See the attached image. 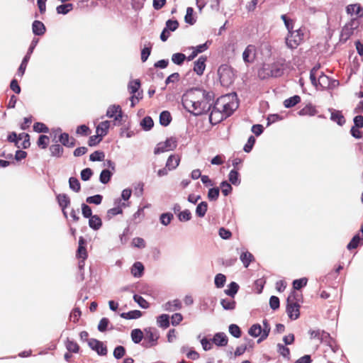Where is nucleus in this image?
<instances>
[{"mask_svg": "<svg viewBox=\"0 0 363 363\" xmlns=\"http://www.w3.org/2000/svg\"><path fill=\"white\" fill-rule=\"evenodd\" d=\"M187 101H182V105L184 109H186V111L190 113L191 115L194 116H199L201 115H205L209 112V111L211 108L212 104L207 105V103H205L203 100L201 101H192L190 100V102L191 103V106L193 108V111L189 110L186 106V102Z\"/></svg>", "mask_w": 363, "mask_h": 363, "instance_id": "obj_1", "label": "nucleus"}, {"mask_svg": "<svg viewBox=\"0 0 363 363\" xmlns=\"http://www.w3.org/2000/svg\"><path fill=\"white\" fill-rule=\"evenodd\" d=\"M144 340L141 342V345L144 348H150L158 344L160 333L157 328L147 327L144 329Z\"/></svg>", "mask_w": 363, "mask_h": 363, "instance_id": "obj_2", "label": "nucleus"}, {"mask_svg": "<svg viewBox=\"0 0 363 363\" xmlns=\"http://www.w3.org/2000/svg\"><path fill=\"white\" fill-rule=\"evenodd\" d=\"M233 94L235 96L236 101L226 103L223 106V110L221 111L222 116L220 118H215L214 123H219L227 118L231 116L235 111H236L239 107V99L237 94L235 92Z\"/></svg>", "mask_w": 363, "mask_h": 363, "instance_id": "obj_3", "label": "nucleus"}, {"mask_svg": "<svg viewBox=\"0 0 363 363\" xmlns=\"http://www.w3.org/2000/svg\"><path fill=\"white\" fill-rule=\"evenodd\" d=\"M303 38V33L301 28L291 30L288 33L285 41L287 48L294 50L296 49L301 43Z\"/></svg>", "mask_w": 363, "mask_h": 363, "instance_id": "obj_4", "label": "nucleus"}, {"mask_svg": "<svg viewBox=\"0 0 363 363\" xmlns=\"http://www.w3.org/2000/svg\"><path fill=\"white\" fill-rule=\"evenodd\" d=\"M359 25V22L357 18H352L350 22L346 23L341 30L340 42L342 43H346L351 35H352L354 30L357 29Z\"/></svg>", "mask_w": 363, "mask_h": 363, "instance_id": "obj_5", "label": "nucleus"}, {"mask_svg": "<svg viewBox=\"0 0 363 363\" xmlns=\"http://www.w3.org/2000/svg\"><path fill=\"white\" fill-rule=\"evenodd\" d=\"M178 145L177 138L175 137L167 138L164 142H160L157 144L154 149V154L159 155L160 153L174 150L177 148Z\"/></svg>", "mask_w": 363, "mask_h": 363, "instance_id": "obj_6", "label": "nucleus"}, {"mask_svg": "<svg viewBox=\"0 0 363 363\" xmlns=\"http://www.w3.org/2000/svg\"><path fill=\"white\" fill-rule=\"evenodd\" d=\"M195 91H200L202 92L203 95V100L205 101V103H207V105L210 104L211 101H213L214 100V94L212 91H207L205 89L201 88V87H193L187 89L184 94H183L182 96V100L184 101H188L187 97L191 94H194Z\"/></svg>", "mask_w": 363, "mask_h": 363, "instance_id": "obj_7", "label": "nucleus"}, {"mask_svg": "<svg viewBox=\"0 0 363 363\" xmlns=\"http://www.w3.org/2000/svg\"><path fill=\"white\" fill-rule=\"evenodd\" d=\"M106 116L108 118H113L114 125H121V121L123 117V113L121 109V107L119 105H111L108 106Z\"/></svg>", "mask_w": 363, "mask_h": 363, "instance_id": "obj_8", "label": "nucleus"}, {"mask_svg": "<svg viewBox=\"0 0 363 363\" xmlns=\"http://www.w3.org/2000/svg\"><path fill=\"white\" fill-rule=\"evenodd\" d=\"M88 345L90 349L97 353L99 356H106L108 353L106 345L102 342L95 338H89Z\"/></svg>", "mask_w": 363, "mask_h": 363, "instance_id": "obj_9", "label": "nucleus"}, {"mask_svg": "<svg viewBox=\"0 0 363 363\" xmlns=\"http://www.w3.org/2000/svg\"><path fill=\"white\" fill-rule=\"evenodd\" d=\"M301 306L297 302L286 301V312L291 320H297L300 317Z\"/></svg>", "mask_w": 363, "mask_h": 363, "instance_id": "obj_10", "label": "nucleus"}, {"mask_svg": "<svg viewBox=\"0 0 363 363\" xmlns=\"http://www.w3.org/2000/svg\"><path fill=\"white\" fill-rule=\"evenodd\" d=\"M211 342L219 347H225L228 343V337L223 332L216 333L211 338Z\"/></svg>", "mask_w": 363, "mask_h": 363, "instance_id": "obj_11", "label": "nucleus"}, {"mask_svg": "<svg viewBox=\"0 0 363 363\" xmlns=\"http://www.w3.org/2000/svg\"><path fill=\"white\" fill-rule=\"evenodd\" d=\"M217 298L213 296H208L201 299L199 308L201 311H206L208 309L213 311L216 305Z\"/></svg>", "mask_w": 363, "mask_h": 363, "instance_id": "obj_12", "label": "nucleus"}, {"mask_svg": "<svg viewBox=\"0 0 363 363\" xmlns=\"http://www.w3.org/2000/svg\"><path fill=\"white\" fill-rule=\"evenodd\" d=\"M207 57L201 55L194 62V72L199 76H201L206 69Z\"/></svg>", "mask_w": 363, "mask_h": 363, "instance_id": "obj_13", "label": "nucleus"}, {"mask_svg": "<svg viewBox=\"0 0 363 363\" xmlns=\"http://www.w3.org/2000/svg\"><path fill=\"white\" fill-rule=\"evenodd\" d=\"M328 110L330 112V119L332 121L336 123L340 126H342L345 123V116L340 111L333 108H329Z\"/></svg>", "mask_w": 363, "mask_h": 363, "instance_id": "obj_14", "label": "nucleus"}, {"mask_svg": "<svg viewBox=\"0 0 363 363\" xmlns=\"http://www.w3.org/2000/svg\"><path fill=\"white\" fill-rule=\"evenodd\" d=\"M269 66V69L270 72V75L272 77L277 78L280 77L284 74L283 65H279L278 63L274 62L272 64H267Z\"/></svg>", "mask_w": 363, "mask_h": 363, "instance_id": "obj_15", "label": "nucleus"}, {"mask_svg": "<svg viewBox=\"0 0 363 363\" xmlns=\"http://www.w3.org/2000/svg\"><path fill=\"white\" fill-rule=\"evenodd\" d=\"M32 32L35 36H42L46 32V27L42 21L35 20L32 23Z\"/></svg>", "mask_w": 363, "mask_h": 363, "instance_id": "obj_16", "label": "nucleus"}, {"mask_svg": "<svg viewBox=\"0 0 363 363\" xmlns=\"http://www.w3.org/2000/svg\"><path fill=\"white\" fill-rule=\"evenodd\" d=\"M145 267L140 262H135L130 268V273L135 278H140L143 276Z\"/></svg>", "mask_w": 363, "mask_h": 363, "instance_id": "obj_17", "label": "nucleus"}, {"mask_svg": "<svg viewBox=\"0 0 363 363\" xmlns=\"http://www.w3.org/2000/svg\"><path fill=\"white\" fill-rule=\"evenodd\" d=\"M180 157L178 155L172 154L169 156L166 162L165 166L169 170L175 169L179 164Z\"/></svg>", "mask_w": 363, "mask_h": 363, "instance_id": "obj_18", "label": "nucleus"}, {"mask_svg": "<svg viewBox=\"0 0 363 363\" xmlns=\"http://www.w3.org/2000/svg\"><path fill=\"white\" fill-rule=\"evenodd\" d=\"M363 245V238L359 233L355 234L347 245V249L352 250Z\"/></svg>", "mask_w": 363, "mask_h": 363, "instance_id": "obj_19", "label": "nucleus"}, {"mask_svg": "<svg viewBox=\"0 0 363 363\" xmlns=\"http://www.w3.org/2000/svg\"><path fill=\"white\" fill-rule=\"evenodd\" d=\"M55 142L56 143L55 144H52L49 147L50 156L56 158H60L63 155L64 148L62 145L57 143V141Z\"/></svg>", "mask_w": 363, "mask_h": 363, "instance_id": "obj_20", "label": "nucleus"}, {"mask_svg": "<svg viewBox=\"0 0 363 363\" xmlns=\"http://www.w3.org/2000/svg\"><path fill=\"white\" fill-rule=\"evenodd\" d=\"M348 14H355L357 17L363 16V7L359 4H350L346 7Z\"/></svg>", "mask_w": 363, "mask_h": 363, "instance_id": "obj_21", "label": "nucleus"}, {"mask_svg": "<svg viewBox=\"0 0 363 363\" xmlns=\"http://www.w3.org/2000/svg\"><path fill=\"white\" fill-rule=\"evenodd\" d=\"M113 203L115 205V207L108 209L107 211V217H108L109 218L118 214H121L123 213V209L121 208V199H116L114 200Z\"/></svg>", "mask_w": 363, "mask_h": 363, "instance_id": "obj_22", "label": "nucleus"}, {"mask_svg": "<svg viewBox=\"0 0 363 363\" xmlns=\"http://www.w3.org/2000/svg\"><path fill=\"white\" fill-rule=\"evenodd\" d=\"M56 200L62 210L67 208L71 203L70 198L67 194H59L56 196Z\"/></svg>", "mask_w": 363, "mask_h": 363, "instance_id": "obj_23", "label": "nucleus"}, {"mask_svg": "<svg viewBox=\"0 0 363 363\" xmlns=\"http://www.w3.org/2000/svg\"><path fill=\"white\" fill-rule=\"evenodd\" d=\"M172 121V117L169 111H162L159 116L160 124L163 127L168 126Z\"/></svg>", "mask_w": 363, "mask_h": 363, "instance_id": "obj_24", "label": "nucleus"}, {"mask_svg": "<svg viewBox=\"0 0 363 363\" xmlns=\"http://www.w3.org/2000/svg\"><path fill=\"white\" fill-rule=\"evenodd\" d=\"M228 182L236 186L240 184V175L238 169H233L230 171L228 174Z\"/></svg>", "mask_w": 363, "mask_h": 363, "instance_id": "obj_25", "label": "nucleus"}, {"mask_svg": "<svg viewBox=\"0 0 363 363\" xmlns=\"http://www.w3.org/2000/svg\"><path fill=\"white\" fill-rule=\"evenodd\" d=\"M315 106L312 104L309 103L300 111H298V114L301 116H313L317 113Z\"/></svg>", "mask_w": 363, "mask_h": 363, "instance_id": "obj_26", "label": "nucleus"}, {"mask_svg": "<svg viewBox=\"0 0 363 363\" xmlns=\"http://www.w3.org/2000/svg\"><path fill=\"white\" fill-rule=\"evenodd\" d=\"M169 319L170 317L168 314H161L157 317V325L162 329H167L170 325Z\"/></svg>", "mask_w": 363, "mask_h": 363, "instance_id": "obj_27", "label": "nucleus"}, {"mask_svg": "<svg viewBox=\"0 0 363 363\" xmlns=\"http://www.w3.org/2000/svg\"><path fill=\"white\" fill-rule=\"evenodd\" d=\"M182 307V303L179 299L169 301L163 305V309L166 311H173L174 310H180Z\"/></svg>", "mask_w": 363, "mask_h": 363, "instance_id": "obj_28", "label": "nucleus"}, {"mask_svg": "<svg viewBox=\"0 0 363 363\" xmlns=\"http://www.w3.org/2000/svg\"><path fill=\"white\" fill-rule=\"evenodd\" d=\"M143 315V312L139 310H132L128 312L120 313L122 318L126 320H135L140 318Z\"/></svg>", "mask_w": 363, "mask_h": 363, "instance_id": "obj_29", "label": "nucleus"}, {"mask_svg": "<svg viewBox=\"0 0 363 363\" xmlns=\"http://www.w3.org/2000/svg\"><path fill=\"white\" fill-rule=\"evenodd\" d=\"M65 346L67 350L72 353H79L80 350V347L77 344L76 341L74 340H71L69 337H67L65 341Z\"/></svg>", "mask_w": 363, "mask_h": 363, "instance_id": "obj_30", "label": "nucleus"}, {"mask_svg": "<svg viewBox=\"0 0 363 363\" xmlns=\"http://www.w3.org/2000/svg\"><path fill=\"white\" fill-rule=\"evenodd\" d=\"M102 225V220L98 215H94L89 218V226L94 230H99Z\"/></svg>", "mask_w": 363, "mask_h": 363, "instance_id": "obj_31", "label": "nucleus"}, {"mask_svg": "<svg viewBox=\"0 0 363 363\" xmlns=\"http://www.w3.org/2000/svg\"><path fill=\"white\" fill-rule=\"evenodd\" d=\"M240 286L235 281H231L228 285V289L224 290V293L232 298H234L235 296L238 292Z\"/></svg>", "mask_w": 363, "mask_h": 363, "instance_id": "obj_32", "label": "nucleus"}, {"mask_svg": "<svg viewBox=\"0 0 363 363\" xmlns=\"http://www.w3.org/2000/svg\"><path fill=\"white\" fill-rule=\"evenodd\" d=\"M110 128V121H104L101 122L97 126H96V133L100 134L101 137L106 136L108 133Z\"/></svg>", "mask_w": 363, "mask_h": 363, "instance_id": "obj_33", "label": "nucleus"}, {"mask_svg": "<svg viewBox=\"0 0 363 363\" xmlns=\"http://www.w3.org/2000/svg\"><path fill=\"white\" fill-rule=\"evenodd\" d=\"M130 337L133 343L140 344L144 339V334L141 329L135 328L132 330Z\"/></svg>", "mask_w": 363, "mask_h": 363, "instance_id": "obj_34", "label": "nucleus"}, {"mask_svg": "<svg viewBox=\"0 0 363 363\" xmlns=\"http://www.w3.org/2000/svg\"><path fill=\"white\" fill-rule=\"evenodd\" d=\"M114 173L115 172H111L108 169H104L100 173L99 182L103 184H108L111 181Z\"/></svg>", "mask_w": 363, "mask_h": 363, "instance_id": "obj_35", "label": "nucleus"}, {"mask_svg": "<svg viewBox=\"0 0 363 363\" xmlns=\"http://www.w3.org/2000/svg\"><path fill=\"white\" fill-rule=\"evenodd\" d=\"M140 86H141L140 80L138 79H133V80H131L129 82V83L128 84V89L129 93L131 95H135V94L137 92H138V91L140 90Z\"/></svg>", "mask_w": 363, "mask_h": 363, "instance_id": "obj_36", "label": "nucleus"}, {"mask_svg": "<svg viewBox=\"0 0 363 363\" xmlns=\"http://www.w3.org/2000/svg\"><path fill=\"white\" fill-rule=\"evenodd\" d=\"M263 323V328H262V333L261 336L257 340V343H260L263 340H266L267 337L269 335L271 327L267 319H264L262 321Z\"/></svg>", "mask_w": 363, "mask_h": 363, "instance_id": "obj_37", "label": "nucleus"}, {"mask_svg": "<svg viewBox=\"0 0 363 363\" xmlns=\"http://www.w3.org/2000/svg\"><path fill=\"white\" fill-rule=\"evenodd\" d=\"M140 125L144 131H149L153 128L154 121L150 116H146L141 120Z\"/></svg>", "mask_w": 363, "mask_h": 363, "instance_id": "obj_38", "label": "nucleus"}, {"mask_svg": "<svg viewBox=\"0 0 363 363\" xmlns=\"http://www.w3.org/2000/svg\"><path fill=\"white\" fill-rule=\"evenodd\" d=\"M208 204L206 201H201L197 204L196 215L199 218H203L207 212Z\"/></svg>", "mask_w": 363, "mask_h": 363, "instance_id": "obj_39", "label": "nucleus"}, {"mask_svg": "<svg viewBox=\"0 0 363 363\" xmlns=\"http://www.w3.org/2000/svg\"><path fill=\"white\" fill-rule=\"evenodd\" d=\"M220 305L225 311H233L235 308L236 302L234 298H222L220 300Z\"/></svg>", "mask_w": 363, "mask_h": 363, "instance_id": "obj_40", "label": "nucleus"}, {"mask_svg": "<svg viewBox=\"0 0 363 363\" xmlns=\"http://www.w3.org/2000/svg\"><path fill=\"white\" fill-rule=\"evenodd\" d=\"M320 341L321 343H325L328 347H332L333 344H335V340L331 337L329 333L325 330H321Z\"/></svg>", "mask_w": 363, "mask_h": 363, "instance_id": "obj_41", "label": "nucleus"}, {"mask_svg": "<svg viewBox=\"0 0 363 363\" xmlns=\"http://www.w3.org/2000/svg\"><path fill=\"white\" fill-rule=\"evenodd\" d=\"M301 99L300 96L294 95L293 96H291L284 100V106L286 108H290L295 106L298 104H299L301 102Z\"/></svg>", "mask_w": 363, "mask_h": 363, "instance_id": "obj_42", "label": "nucleus"}, {"mask_svg": "<svg viewBox=\"0 0 363 363\" xmlns=\"http://www.w3.org/2000/svg\"><path fill=\"white\" fill-rule=\"evenodd\" d=\"M110 324V320L108 318L104 317L102 318L97 326V329L101 333H105L108 330V325ZM114 328L113 325H111L109 330H113Z\"/></svg>", "mask_w": 363, "mask_h": 363, "instance_id": "obj_43", "label": "nucleus"}, {"mask_svg": "<svg viewBox=\"0 0 363 363\" xmlns=\"http://www.w3.org/2000/svg\"><path fill=\"white\" fill-rule=\"evenodd\" d=\"M330 78V77L322 72L318 79V88L320 87L322 90L328 89L329 87Z\"/></svg>", "mask_w": 363, "mask_h": 363, "instance_id": "obj_44", "label": "nucleus"}, {"mask_svg": "<svg viewBox=\"0 0 363 363\" xmlns=\"http://www.w3.org/2000/svg\"><path fill=\"white\" fill-rule=\"evenodd\" d=\"M73 8L74 5L71 3L62 4L56 7V11L58 14L67 15Z\"/></svg>", "mask_w": 363, "mask_h": 363, "instance_id": "obj_45", "label": "nucleus"}, {"mask_svg": "<svg viewBox=\"0 0 363 363\" xmlns=\"http://www.w3.org/2000/svg\"><path fill=\"white\" fill-rule=\"evenodd\" d=\"M254 50V46L249 45L246 47L242 52V59L245 63H250L254 61L255 57H250L252 52Z\"/></svg>", "mask_w": 363, "mask_h": 363, "instance_id": "obj_46", "label": "nucleus"}, {"mask_svg": "<svg viewBox=\"0 0 363 363\" xmlns=\"http://www.w3.org/2000/svg\"><path fill=\"white\" fill-rule=\"evenodd\" d=\"M262 328L260 324L255 323L248 330V333L253 337H260L262 333Z\"/></svg>", "mask_w": 363, "mask_h": 363, "instance_id": "obj_47", "label": "nucleus"}, {"mask_svg": "<svg viewBox=\"0 0 363 363\" xmlns=\"http://www.w3.org/2000/svg\"><path fill=\"white\" fill-rule=\"evenodd\" d=\"M240 259L245 267H248L250 264L254 261L255 258L252 254L248 251L244 252L240 255Z\"/></svg>", "mask_w": 363, "mask_h": 363, "instance_id": "obj_48", "label": "nucleus"}, {"mask_svg": "<svg viewBox=\"0 0 363 363\" xmlns=\"http://www.w3.org/2000/svg\"><path fill=\"white\" fill-rule=\"evenodd\" d=\"M69 187L73 191L77 193L81 190V184L77 177H71L68 180Z\"/></svg>", "mask_w": 363, "mask_h": 363, "instance_id": "obj_49", "label": "nucleus"}, {"mask_svg": "<svg viewBox=\"0 0 363 363\" xmlns=\"http://www.w3.org/2000/svg\"><path fill=\"white\" fill-rule=\"evenodd\" d=\"M174 218V215L171 212L162 213L160 216V222L162 225L167 226L172 222Z\"/></svg>", "mask_w": 363, "mask_h": 363, "instance_id": "obj_50", "label": "nucleus"}, {"mask_svg": "<svg viewBox=\"0 0 363 363\" xmlns=\"http://www.w3.org/2000/svg\"><path fill=\"white\" fill-rule=\"evenodd\" d=\"M308 279L302 277L300 279H294L292 282V287L294 290H301L307 285Z\"/></svg>", "mask_w": 363, "mask_h": 363, "instance_id": "obj_51", "label": "nucleus"}, {"mask_svg": "<svg viewBox=\"0 0 363 363\" xmlns=\"http://www.w3.org/2000/svg\"><path fill=\"white\" fill-rule=\"evenodd\" d=\"M277 352L284 358L286 359L287 360H290V350L286 345L278 343Z\"/></svg>", "mask_w": 363, "mask_h": 363, "instance_id": "obj_52", "label": "nucleus"}, {"mask_svg": "<svg viewBox=\"0 0 363 363\" xmlns=\"http://www.w3.org/2000/svg\"><path fill=\"white\" fill-rule=\"evenodd\" d=\"M186 56L182 52H176L172 56V61L174 64L181 66L184 64Z\"/></svg>", "mask_w": 363, "mask_h": 363, "instance_id": "obj_53", "label": "nucleus"}, {"mask_svg": "<svg viewBox=\"0 0 363 363\" xmlns=\"http://www.w3.org/2000/svg\"><path fill=\"white\" fill-rule=\"evenodd\" d=\"M133 298L141 308L147 309L150 307V303L142 296L134 294Z\"/></svg>", "mask_w": 363, "mask_h": 363, "instance_id": "obj_54", "label": "nucleus"}, {"mask_svg": "<svg viewBox=\"0 0 363 363\" xmlns=\"http://www.w3.org/2000/svg\"><path fill=\"white\" fill-rule=\"evenodd\" d=\"M33 131L38 133H48L50 131L49 128L42 122H35L33 126Z\"/></svg>", "mask_w": 363, "mask_h": 363, "instance_id": "obj_55", "label": "nucleus"}, {"mask_svg": "<svg viewBox=\"0 0 363 363\" xmlns=\"http://www.w3.org/2000/svg\"><path fill=\"white\" fill-rule=\"evenodd\" d=\"M228 331L230 334L235 338H240L242 336V330L237 324H230L228 326Z\"/></svg>", "mask_w": 363, "mask_h": 363, "instance_id": "obj_56", "label": "nucleus"}, {"mask_svg": "<svg viewBox=\"0 0 363 363\" xmlns=\"http://www.w3.org/2000/svg\"><path fill=\"white\" fill-rule=\"evenodd\" d=\"M231 185L232 184L226 180H223L220 182V187L221 189L222 194L225 196H228L229 194L232 193L233 187Z\"/></svg>", "mask_w": 363, "mask_h": 363, "instance_id": "obj_57", "label": "nucleus"}, {"mask_svg": "<svg viewBox=\"0 0 363 363\" xmlns=\"http://www.w3.org/2000/svg\"><path fill=\"white\" fill-rule=\"evenodd\" d=\"M220 195V188L219 187H212L208 189L207 197L210 201H216Z\"/></svg>", "mask_w": 363, "mask_h": 363, "instance_id": "obj_58", "label": "nucleus"}, {"mask_svg": "<svg viewBox=\"0 0 363 363\" xmlns=\"http://www.w3.org/2000/svg\"><path fill=\"white\" fill-rule=\"evenodd\" d=\"M194 9L192 7H187L186 13L184 16V21L189 25H194L196 23V19L194 17Z\"/></svg>", "mask_w": 363, "mask_h": 363, "instance_id": "obj_59", "label": "nucleus"}, {"mask_svg": "<svg viewBox=\"0 0 363 363\" xmlns=\"http://www.w3.org/2000/svg\"><path fill=\"white\" fill-rule=\"evenodd\" d=\"M226 281V277L223 274L219 273L215 276L214 284L218 289L223 288Z\"/></svg>", "mask_w": 363, "mask_h": 363, "instance_id": "obj_60", "label": "nucleus"}, {"mask_svg": "<svg viewBox=\"0 0 363 363\" xmlns=\"http://www.w3.org/2000/svg\"><path fill=\"white\" fill-rule=\"evenodd\" d=\"M105 153L101 150H96L89 155L91 162H101L104 160Z\"/></svg>", "mask_w": 363, "mask_h": 363, "instance_id": "obj_61", "label": "nucleus"}, {"mask_svg": "<svg viewBox=\"0 0 363 363\" xmlns=\"http://www.w3.org/2000/svg\"><path fill=\"white\" fill-rule=\"evenodd\" d=\"M269 66L267 64H264L259 70H258V77L260 79L264 80L267 79L269 77H272L270 75V72H269Z\"/></svg>", "mask_w": 363, "mask_h": 363, "instance_id": "obj_62", "label": "nucleus"}, {"mask_svg": "<svg viewBox=\"0 0 363 363\" xmlns=\"http://www.w3.org/2000/svg\"><path fill=\"white\" fill-rule=\"evenodd\" d=\"M281 19L284 21V26L287 29L288 33H291V30H294V20L289 18L286 14H282L281 16Z\"/></svg>", "mask_w": 363, "mask_h": 363, "instance_id": "obj_63", "label": "nucleus"}, {"mask_svg": "<svg viewBox=\"0 0 363 363\" xmlns=\"http://www.w3.org/2000/svg\"><path fill=\"white\" fill-rule=\"evenodd\" d=\"M50 138L46 135H40L37 140L38 146L41 149H46L49 145Z\"/></svg>", "mask_w": 363, "mask_h": 363, "instance_id": "obj_64", "label": "nucleus"}]
</instances>
